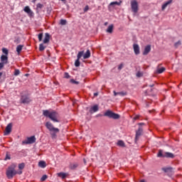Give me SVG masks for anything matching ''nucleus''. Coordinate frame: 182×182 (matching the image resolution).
Segmentation results:
<instances>
[{
  "mask_svg": "<svg viewBox=\"0 0 182 182\" xmlns=\"http://www.w3.org/2000/svg\"><path fill=\"white\" fill-rule=\"evenodd\" d=\"M45 126L46 129L49 130L52 139H56V137H58V135L56 134H58L60 130L58 128H55L50 122H47L45 124Z\"/></svg>",
  "mask_w": 182,
  "mask_h": 182,
  "instance_id": "obj_1",
  "label": "nucleus"
},
{
  "mask_svg": "<svg viewBox=\"0 0 182 182\" xmlns=\"http://www.w3.org/2000/svg\"><path fill=\"white\" fill-rule=\"evenodd\" d=\"M43 114L45 116V117H48V119H50L53 122H55L56 123H59V119H58V117H59V114L55 111L50 112L49 110H43Z\"/></svg>",
  "mask_w": 182,
  "mask_h": 182,
  "instance_id": "obj_2",
  "label": "nucleus"
},
{
  "mask_svg": "<svg viewBox=\"0 0 182 182\" xmlns=\"http://www.w3.org/2000/svg\"><path fill=\"white\" fill-rule=\"evenodd\" d=\"M31 102H32V99H31V94H28L26 91L21 93L20 103L23 105H29Z\"/></svg>",
  "mask_w": 182,
  "mask_h": 182,
  "instance_id": "obj_3",
  "label": "nucleus"
},
{
  "mask_svg": "<svg viewBox=\"0 0 182 182\" xmlns=\"http://www.w3.org/2000/svg\"><path fill=\"white\" fill-rule=\"evenodd\" d=\"M16 168V166H15V165H11L8 167V168L6 171V176L7 178H9V180L14 178V177H15V176H16V174H18V171H16V170H15Z\"/></svg>",
  "mask_w": 182,
  "mask_h": 182,
  "instance_id": "obj_4",
  "label": "nucleus"
},
{
  "mask_svg": "<svg viewBox=\"0 0 182 182\" xmlns=\"http://www.w3.org/2000/svg\"><path fill=\"white\" fill-rule=\"evenodd\" d=\"M104 116L105 117H109V119H114L115 120L120 119V115L119 114H116L109 109L105 112Z\"/></svg>",
  "mask_w": 182,
  "mask_h": 182,
  "instance_id": "obj_5",
  "label": "nucleus"
},
{
  "mask_svg": "<svg viewBox=\"0 0 182 182\" xmlns=\"http://www.w3.org/2000/svg\"><path fill=\"white\" fill-rule=\"evenodd\" d=\"M131 9L132 12L134 14H137L139 12V3L136 0L131 1Z\"/></svg>",
  "mask_w": 182,
  "mask_h": 182,
  "instance_id": "obj_6",
  "label": "nucleus"
},
{
  "mask_svg": "<svg viewBox=\"0 0 182 182\" xmlns=\"http://www.w3.org/2000/svg\"><path fill=\"white\" fill-rule=\"evenodd\" d=\"M85 54V51H80L77 55V60L75 62V66L76 68H79V66H80V58H82L83 56V55Z\"/></svg>",
  "mask_w": 182,
  "mask_h": 182,
  "instance_id": "obj_7",
  "label": "nucleus"
},
{
  "mask_svg": "<svg viewBox=\"0 0 182 182\" xmlns=\"http://www.w3.org/2000/svg\"><path fill=\"white\" fill-rule=\"evenodd\" d=\"M36 141V138L35 136H32L27 138V140L23 141V144H33Z\"/></svg>",
  "mask_w": 182,
  "mask_h": 182,
  "instance_id": "obj_8",
  "label": "nucleus"
},
{
  "mask_svg": "<svg viewBox=\"0 0 182 182\" xmlns=\"http://www.w3.org/2000/svg\"><path fill=\"white\" fill-rule=\"evenodd\" d=\"M143 134V128L141 127H139L138 130L136 131V135H135V143L140 139V136Z\"/></svg>",
  "mask_w": 182,
  "mask_h": 182,
  "instance_id": "obj_9",
  "label": "nucleus"
},
{
  "mask_svg": "<svg viewBox=\"0 0 182 182\" xmlns=\"http://www.w3.org/2000/svg\"><path fill=\"white\" fill-rule=\"evenodd\" d=\"M12 132V123H9L4 131V135L8 136V134H11V132Z\"/></svg>",
  "mask_w": 182,
  "mask_h": 182,
  "instance_id": "obj_10",
  "label": "nucleus"
},
{
  "mask_svg": "<svg viewBox=\"0 0 182 182\" xmlns=\"http://www.w3.org/2000/svg\"><path fill=\"white\" fill-rule=\"evenodd\" d=\"M23 11H24V12H26V14H28V15L30 18H33V11H32V10H31V8H29L28 6H26L24 8Z\"/></svg>",
  "mask_w": 182,
  "mask_h": 182,
  "instance_id": "obj_11",
  "label": "nucleus"
},
{
  "mask_svg": "<svg viewBox=\"0 0 182 182\" xmlns=\"http://www.w3.org/2000/svg\"><path fill=\"white\" fill-rule=\"evenodd\" d=\"M151 50V46L147 45L144 50L143 55H149Z\"/></svg>",
  "mask_w": 182,
  "mask_h": 182,
  "instance_id": "obj_12",
  "label": "nucleus"
},
{
  "mask_svg": "<svg viewBox=\"0 0 182 182\" xmlns=\"http://www.w3.org/2000/svg\"><path fill=\"white\" fill-rule=\"evenodd\" d=\"M1 62L3 65H8V55H2L1 56Z\"/></svg>",
  "mask_w": 182,
  "mask_h": 182,
  "instance_id": "obj_13",
  "label": "nucleus"
},
{
  "mask_svg": "<svg viewBox=\"0 0 182 182\" xmlns=\"http://www.w3.org/2000/svg\"><path fill=\"white\" fill-rule=\"evenodd\" d=\"M98 111H99V105H95L90 108V113L91 114L96 113V112H98Z\"/></svg>",
  "mask_w": 182,
  "mask_h": 182,
  "instance_id": "obj_14",
  "label": "nucleus"
},
{
  "mask_svg": "<svg viewBox=\"0 0 182 182\" xmlns=\"http://www.w3.org/2000/svg\"><path fill=\"white\" fill-rule=\"evenodd\" d=\"M162 171H164V173H168V174H171L173 173V167H165L162 168Z\"/></svg>",
  "mask_w": 182,
  "mask_h": 182,
  "instance_id": "obj_15",
  "label": "nucleus"
},
{
  "mask_svg": "<svg viewBox=\"0 0 182 182\" xmlns=\"http://www.w3.org/2000/svg\"><path fill=\"white\" fill-rule=\"evenodd\" d=\"M49 41H50V35L49 33H46L43 43H49Z\"/></svg>",
  "mask_w": 182,
  "mask_h": 182,
  "instance_id": "obj_16",
  "label": "nucleus"
},
{
  "mask_svg": "<svg viewBox=\"0 0 182 182\" xmlns=\"http://www.w3.org/2000/svg\"><path fill=\"white\" fill-rule=\"evenodd\" d=\"M135 55H139L140 54V47L137 44L133 45Z\"/></svg>",
  "mask_w": 182,
  "mask_h": 182,
  "instance_id": "obj_17",
  "label": "nucleus"
},
{
  "mask_svg": "<svg viewBox=\"0 0 182 182\" xmlns=\"http://www.w3.org/2000/svg\"><path fill=\"white\" fill-rule=\"evenodd\" d=\"M173 2V0H168V1L165 2L163 5H162V11H164L166 8H167V6H168V5H170V4H171Z\"/></svg>",
  "mask_w": 182,
  "mask_h": 182,
  "instance_id": "obj_18",
  "label": "nucleus"
},
{
  "mask_svg": "<svg viewBox=\"0 0 182 182\" xmlns=\"http://www.w3.org/2000/svg\"><path fill=\"white\" fill-rule=\"evenodd\" d=\"M114 28V26L113 24H111L108 26L107 28V33H113V29Z\"/></svg>",
  "mask_w": 182,
  "mask_h": 182,
  "instance_id": "obj_19",
  "label": "nucleus"
},
{
  "mask_svg": "<svg viewBox=\"0 0 182 182\" xmlns=\"http://www.w3.org/2000/svg\"><path fill=\"white\" fill-rule=\"evenodd\" d=\"M22 49H23V45H18L16 47L17 55H21V52H22Z\"/></svg>",
  "mask_w": 182,
  "mask_h": 182,
  "instance_id": "obj_20",
  "label": "nucleus"
},
{
  "mask_svg": "<svg viewBox=\"0 0 182 182\" xmlns=\"http://www.w3.org/2000/svg\"><path fill=\"white\" fill-rule=\"evenodd\" d=\"M165 157H166V159H174L176 156H174L172 153L165 152Z\"/></svg>",
  "mask_w": 182,
  "mask_h": 182,
  "instance_id": "obj_21",
  "label": "nucleus"
},
{
  "mask_svg": "<svg viewBox=\"0 0 182 182\" xmlns=\"http://www.w3.org/2000/svg\"><path fill=\"white\" fill-rule=\"evenodd\" d=\"M90 57V50H87L83 55L84 59H89Z\"/></svg>",
  "mask_w": 182,
  "mask_h": 182,
  "instance_id": "obj_22",
  "label": "nucleus"
},
{
  "mask_svg": "<svg viewBox=\"0 0 182 182\" xmlns=\"http://www.w3.org/2000/svg\"><path fill=\"white\" fill-rule=\"evenodd\" d=\"M157 157H161V158L166 157V152L164 154H163V151L161 149H160L157 154Z\"/></svg>",
  "mask_w": 182,
  "mask_h": 182,
  "instance_id": "obj_23",
  "label": "nucleus"
},
{
  "mask_svg": "<svg viewBox=\"0 0 182 182\" xmlns=\"http://www.w3.org/2000/svg\"><path fill=\"white\" fill-rule=\"evenodd\" d=\"M39 167H42V168H45L46 167V162L44 161H40L38 163Z\"/></svg>",
  "mask_w": 182,
  "mask_h": 182,
  "instance_id": "obj_24",
  "label": "nucleus"
},
{
  "mask_svg": "<svg viewBox=\"0 0 182 182\" xmlns=\"http://www.w3.org/2000/svg\"><path fill=\"white\" fill-rule=\"evenodd\" d=\"M69 176V174L66 173H63V172H60L58 173V177H60L63 179H65V178Z\"/></svg>",
  "mask_w": 182,
  "mask_h": 182,
  "instance_id": "obj_25",
  "label": "nucleus"
},
{
  "mask_svg": "<svg viewBox=\"0 0 182 182\" xmlns=\"http://www.w3.org/2000/svg\"><path fill=\"white\" fill-rule=\"evenodd\" d=\"M117 146H119V147H126V144H124V141L122 140L118 141Z\"/></svg>",
  "mask_w": 182,
  "mask_h": 182,
  "instance_id": "obj_26",
  "label": "nucleus"
},
{
  "mask_svg": "<svg viewBox=\"0 0 182 182\" xmlns=\"http://www.w3.org/2000/svg\"><path fill=\"white\" fill-rule=\"evenodd\" d=\"M122 1H120L119 2L118 1H113L110 3V6H113V5H117L118 6H120V5H122Z\"/></svg>",
  "mask_w": 182,
  "mask_h": 182,
  "instance_id": "obj_27",
  "label": "nucleus"
},
{
  "mask_svg": "<svg viewBox=\"0 0 182 182\" xmlns=\"http://www.w3.org/2000/svg\"><path fill=\"white\" fill-rule=\"evenodd\" d=\"M46 47L43 46V43L39 45V50L40 52H43Z\"/></svg>",
  "mask_w": 182,
  "mask_h": 182,
  "instance_id": "obj_28",
  "label": "nucleus"
},
{
  "mask_svg": "<svg viewBox=\"0 0 182 182\" xmlns=\"http://www.w3.org/2000/svg\"><path fill=\"white\" fill-rule=\"evenodd\" d=\"M2 52L4 53V55L8 56V54L9 53V50L8 49L3 48H2Z\"/></svg>",
  "mask_w": 182,
  "mask_h": 182,
  "instance_id": "obj_29",
  "label": "nucleus"
},
{
  "mask_svg": "<svg viewBox=\"0 0 182 182\" xmlns=\"http://www.w3.org/2000/svg\"><path fill=\"white\" fill-rule=\"evenodd\" d=\"M164 70H166L165 68H157L156 72L157 73H163V72H164Z\"/></svg>",
  "mask_w": 182,
  "mask_h": 182,
  "instance_id": "obj_30",
  "label": "nucleus"
},
{
  "mask_svg": "<svg viewBox=\"0 0 182 182\" xmlns=\"http://www.w3.org/2000/svg\"><path fill=\"white\" fill-rule=\"evenodd\" d=\"M39 42H42V39H43V33H40L38 36Z\"/></svg>",
  "mask_w": 182,
  "mask_h": 182,
  "instance_id": "obj_31",
  "label": "nucleus"
},
{
  "mask_svg": "<svg viewBox=\"0 0 182 182\" xmlns=\"http://www.w3.org/2000/svg\"><path fill=\"white\" fill-rule=\"evenodd\" d=\"M18 168H19V170H23L25 168V164L21 163V164H18Z\"/></svg>",
  "mask_w": 182,
  "mask_h": 182,
  "instance_id": "obj_32",
  "label": "nucleus"
},
{
  "mask_svg": "<svg viewBox=\"0 0 182 182\" xmlns=\"http://www.w3.org/2000/svg\"><path fill=\"white\" fill-rule=\"evenodd\" d=\"M77 166V164H70V168H71V170H75V168H76Z\"/></svg>",
  "mask_w": 182,
  "mask_h": 182,
  "instance_id": "obj_33",
  "label": "nucleus"
},
{
  "mask_svg": "<svg viewBox=\"0 0 182 182\" xmlns=\"http://www.w3.org/2000/svg\"><path fill=\"white\" fill-rule=\"evenodd\" d=\"M60 25L65 26L68 23V21L65 19H61L60 21Z\"/></svg>",
  "mask_w": 182,
  "mask_h": 182,
  "instance_id": "obj_34",
  "label": "nucleus"
},
{
  "mask_svg": "<svg viewBox=\"0 0 182 182\" xmlns=\"http://www.w3.org/2000/svg\"><path fill=\"white\" fill-rule=\"evenodd\" d=\"M181 45V41H178V42L174 43V47L177 49Z\"/></svg>",
  "mask_w": 182,
  "mask_h": 182,
  "instance_id": "obj_35",
  "label": "nucleus"
},
{
  "mask_svg": "<svg viewBox=\"0 0 182 182\" xmlns=\"http://www.w3.org/2000/svg\"><path fill=\"white\" fill-rule=\"evenodd\" d=\"M20 74H21V71L18 69H15L14 73V76H18V75Z\"/></svg>",
  "mask_w": 182,
  "mask_h": 182,
  "instance_id": "obj_36",
  "label": "nucleus"
},
{
  "mask_svg": "<svg viewBox=\"0 0 182 182\" xmlns=\"http://www.w3.org/2000/svg\"><path fill=\"white\" fill-rule=\"evenodd\" d=\"M4 160H11V154H9V152H6V158Z\"/></svg>",
  "mask_w": 182,
  "mask_h": 182,
  "instance_id": "obj_37",
  "label": "nucleus"
},
{
  "mask_svg": "<svg viewBox=\"0 0 182 182\" xmlns=\"http://www.w3.org/2000/svg\"><path fill=\"white\" fill-rule=\"evenodd\" d=\"M70 82L72 83L73 85H79V82H77V81H76V80H75L73 79H71L70 80Z\"/></svg>",
  "mask_w": 182,
  "mask_h": 182,
  "instance_id": "obj_38",
  "label": "nucleus"
},
{
  "mask_svg": "<svg viewBox=\"0 0 182 182\" xmlns=\"http://www.w3.org/2000/svg\"><path fill=\"white\" fill-rule=\"evenodd\" d=\"M14 43H21V38H19V37L16 38L14 40Z\"/></svg>",
  "mask_w": 182,
  "mask_h": 182,
  "instance_id": "obj_39",
  "label": "nucleus"
},
{
  "mask_svg": "<svg viewBox=\"0 0 182 182\" xmlns=\"http://www.w3.org/2000/svg\"><path fill=\"white\" fill-rule=\"evenodd\" d=\"M43 8V4L40 3L37 4V9H42Z\"/></svg>",
  "mask_w": 182,
  "mask_h": 182,
  "instance_id": "obj_40",
  "label": "nucleus"
},
{
  "mask_svg": "<svg viewBox=\"0 0 182 182\" xmlns=\"http://www.w3.org/2000/svg\"><path fill=\"white\" fill-rule=\"evenodd\" d=\"M46 178H48V176L43 175L41 178V181H45L46 180Z\"/></svg>",
  "mask_w": 182,
  "mask_h": 182,
  "instance_id": "obj_41",
  "label": "nucleus"
},
{
  "mask_svg": "<svg viewBox=\"0 0 182 182\" xmlns=\"http://www.w3.org/2000/svg\"><path fill=\"white\" fill-rule=\"evenodd\" d=\"M136 76L137 77H141L143 76V73L139 71L137 73H136Z\"/></svg>",
  "mask_w": 182,
  "mask_h": 182,
  "instance_id": "obj_42",
  "label": "nucleus"
},
{
  "mask_svg": "<svg viewBox=\"0 0 182 182\" xmlns=\"http://www.w3.org/2000/svg\"><path fill=\"white\" fill-rule=\"evenodd\" d=\"M64 77H65L66 79H69L70 77V75H69V73H65Z\"/></svg>",
  "mask_w": 182,
  "mask_h": 182,
  "instance_id": "obj_43",
  "label": "nucleus"
},
{
  "mask_svg": "<svg viewBox=\"0 0 182 182\" xmlns=\"http://www.w3.org/2000/svg\"><path fill=\"white\" fill-rule=\"evenodd\" d=\"M118 95H119L120 96H126V95H127V92H118Z\"/></svg>",
  "mask_w": 182,
  "mask_h": 182,
  "instance_id": "obj_44",
  "label": "nucleus"
},
{
  "mask_svg": "<svg viewBox=\"0 0 182 182\" xmlns=\"http://www.w3.org/2000/svg\"><path fill=\"white\" fill-rule=\"evenodd\" d=\"M140 119V115H135L134 117V120H139Z\"/></svg>",
  "mask_w": 182,
  "mask_h": 182,
  "instance_id": "obj_45",
  "label": "nucleus"
},
{
  "mask_svg": "<svg viewBox=\"0 0 182 182\" xmlns=\"http://www.w3.org/2000/svg\"><path fill=\"white\" fill-rule=\"evenodd\" d=\"M122 69H123V63H121V64L118 66V70H122Z\"/></svg>",
  "mask_w": 182,
  "mask_h": 182,
  "instance_id": "obj_46",
  "label": "nucleus"
},
{
  "mask_svg": "<svg viewBox=\"0 0 182 182\" xmlns=\"http://www.w3.org/2000/svg\"><path fill=\"white\" fill-rule=\"evenodd\" d=\"M87 11H89V6H86L84 9V12H87Z\"/></svg>",
  "mask_w": 182,
  "mask_h": 182,
  "instance_id": "obj_47",
  "label": "nucleus"
},
{
  "mask_svg": "<svg viewBox=\"0 0 182 182\" xmlns=\"http://www.w3.org/2000/svg\"><path fill=\"white\" fill-rule=\"evenodd\" d=\"M4 64L2 63H0V70H2L4 69Z\"/></svg>",
  "mask_w": 182,
  "mask_h": 182,
  "instance_id": "obj_48",
  "label": "nucleus"
},
{
  "mask_svg": "<svg viewBox=\"0 0 182 182\" xmlns=\"http://www.w3.org/2000/svg\"><path fill=\"white\" fill-rule=\"evenodd\" d=\"M154 112H156V109H152L149 111V113H154Z\"/></svg>",
  "mask_w": 182,
  "mask_h": 182,
  "instance_id": "obj_49",
  "label": "nucleus"
},
{
  "mask_svg": "<svg viewBox=\"0 0 182 182\" xmlns=\"http://www.w3.org/2000/svg\"><path fill=\"white\" fill-rule=\"evenodd\" d=\"M144 123H143V122H141V123H139L138 124V126H144Z\"/></svg>",
  "mask_w": 182,
  "mask_h": 182,
  "instance_id": "obj_50",
  "label": "nucleus"
},
{
  "mask_svg": "<svg viewBox=\"0 0 182 182\" xmlns=\"http://www.w3.org/2000/svg\"><path fill=\"white\" fill-rule=\"evenodd\" d=\"M114 96H117V95H119V94H118V92H116V91H114Z\"/></svg>",
  "mask_w": 182,
  "mask_h": 182,
  "instance_id": "obj_51",
  "label": "nucleus"
},
{
  "mask_svg": "<svg viewBox=\"0 0 182 182\" xmlns=\"http://www.w3.org/2000/svg\"><path fill=\"white\" fill-rule=\"evenodd\" d=\"M94 96H99V93H97V92H95V93H94Z\"/></svg>",
  "mask_w": 182,
  "mask_h": 182,
  "instance_id": "obj_52",
  "label": "nucleus"
},
{
  "mask_svg": "<svg viewBox=\"0 0 182 182\" xmlns=\"http://www.w3.org/2000/svg\"><path fill=\"white\" fill-rule=\"evenodd\" d=\"M2 75H4V73L2 72H0V79L1 77H2Z\"/></svg>",
  "mask_w": 182,
  "mask_h": 182,
  "instance_id": "obj_53",
  "label": "nucleus"
},
{
  "mask_svg": "<svg viewBox=\"0 0 182 182\" xmlns=\"http://www.w3.org/2000/svg\"><path fill=\"white\" fill-rule=\"evenodd\" d=\"M140 182H146V181H144V179H142L140 181Z\"/></svg>",
  "mask_w": 182,
  "mask_h": 182,
  "instance_id": "obj_54",
  "label": "nucleus"
},
{
  "mask_svg": "<svg viewBox=\"0 0 182 182\" xmlns=\"http://www.w3.org/2000/svg\"><path fill=\"white\" fill-rule=\"evenodd\" d=\"M108 23H109L105 22V26H107Z\"/></svg>",
  "mask_w": 182,
  "mask_h": 182,
  "instance_id": "obj_55",
  "label": "nucleus"
},
{
  "mask_svg": "<svg viewBox=\"0 0 182 182\" xmlns=\"http://www.w3.org/2000/svg\"><path fill=\"white\" fill-rule=\"evenodd\" d=\"M154 84L151 85H150V87H154Z\"/></svg>",
  "mask_w": 182,
  "mask_h": 182,
  "instance_id": "obj_56",
  "label": "nucleus"
},
{
  "mask_svg": "<svg viewBox=\"0 0 182 182\" xmlns=\"http://www.w3.org/2000/svg\"><path fill=\"white\" fill-rule=\"evenodd\" d=\"M18 174H22V171L18 172Z\"/></svg>",
  "mask_w": 182,
  "mask_h": 182,
  "instance_id": "obj_57",
  "label": "nucleus"
},
{
  "mask_svg": "<svg viewBox=\"0 0 182 182\" xmlns=\"http://www.w3.org/2000/svg\"><path fill=\"white\" fill-rule=\"evenodd\" d=\"M146 107H149V104L146 105Z\"/></svg>",
  "mask_w": 182,
  "mask_h": 182,
  "instance_id": "obj_58",
  "label": "nucleus"
},
{
  "mask_svg": "<svg viewBox=\"0 0 182 182\" xmlns=\"http://www.w3.org/2000/svg\"><path fill=\"white\" fill-rule=\"evenodd\" d=\"M61 1L63 2V1H66V0H61Z\"/></svg>",
  "mask_w": 182,
  "mask_h": 182,
  "instance_id": "obj_59",
  "label": "nucleus"
}]
</instances>
